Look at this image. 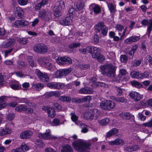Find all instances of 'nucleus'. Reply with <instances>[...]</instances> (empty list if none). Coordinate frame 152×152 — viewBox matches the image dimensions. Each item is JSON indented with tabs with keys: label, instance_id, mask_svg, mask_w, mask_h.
<instances>
[{
	"label": "nucleus",
	"instance_id": "nucleus-25",
	"mask_svg": "<svg viewBox=\"0 0 152 152\" xmlns=\"http://www.w3.org/2000/svg\"><path fill=\"white\" fill-rule=\"evenodd\" d=\"M130 74V76L133 78L140 79L142 77L141 74L135 71L131 72Z\"/></svg>",
	"mask_w": 152,
	"mask_h": 152
},
{
	"label": "nucleus",
	"instance_id": "nucleus-13",
	"mask_svg": "<svg viewBox=\"0 0 152 152\" xmlns=\"http://www.w3.org/2000/svg\"><path fill=\"white\" fill-rule=\"evenodd\" d=\"M15 40H16L15 39H14L12 38H10L7 42H3L2 45V46L4 48H7L9 47H12L15 44Z\"/></svg>",
	"mask_w": 152,
	"mask_h": 152
},
{
	"label": "nucleus",
	"instance_id": "nucleus-40",
	"mask_svg": "<svg viewBox=\"0 0 152 152\" xmlns=\"http://www.w3.org/2000/svg\"><path fill=\"white\" fill-rule=\"evenodd\" d=\"M22 20H17L15 21L13 24L15 28H19L22 27Z\"/></svg>",
	"mask_w": 152,
	"mask_h": 152
},
{
	"label": "nucleus",
	"instance_id": "nucleus-41",
	"mask_svg": "<svg viewBox=\"0 0 152 152\" xmlns=\"http://www.w3.org/2000/svg\"><path fill=\"white\" fill-rule=\"evenodd\" d=\"M81 44L79 42H72L69 45L70 48H74L80 47Z\"/></svg>",
	"mask_w": 152,
	"mask_h": 152
},
{
	"label": "nucleus",
	"instance_id": "nucleus-12",
	"mask_svg": "<svg viewBox=\"0 0 152 152\" xmlns=\"http://www.w3.org/2000/svg\"><path fill=\"white\" fill-rule=\"evenodd\" d=\"M33 134L32 132L29 130L25 131L20 134V137L22 139H27L30 138Z\"/></svg>",
	"mask_w": 152,
	"mask_h": 152
},
{
	"label": "nucleus",
	"instance_id": "nucleus-5",
	"mask_svg": "<svg viewBox=\"0 0 152 152\" xmlns=\"http://www.w3.org/2000/svg\"><path fill=\"white\" fill-rule=\"evenodd\" d=\"M95 30L96 33L99 32L101 31L102 34L105 36L107 35L108 28L104 25L103 22L100 21L95 25Z\"/></svg>",
	"mask_w": 152,
	"mask_h": 152
},
{
	"label": "nucleus",
	"instance_id": "nucleus-42",
	"mask_svg": "<svg viewBox=\"0 0 152 152\" xmlns=\"http://www.w3.org/2000/svg\"><path fill=\"white\" fill-rule=\"evenodd\" d=\"M20 148L22 150V152L23 151H26L29 149V147L24 143H23L22 144Z\"/></svg>",
	"mask_w": 152,
	"mask_h": 152
},
{
	"label": "nucleus",
	"instance_id": "nucleus-63",
	"mask_svg": "<svg viewBox=\"0 0 152 152\" xmlns=\"http://www.w3.org/2000/svg\"><path fill=\"white\" fill-rule=\"evenodd\" d=\"M84 6V4L83 2H80L77 5L76 7L77 9L79 10H80L82 9Z\"/></svg>",
	"mask_w": 152,
	"mask_h": 152
},
{
	"label": "nucleus",
	"instance_id": "nucleus-60",
	"mask_svg": "<svg viewBox=\"0 0 152 152\" xmlns=\"http://www.w3.org/2000/svg\"><path fill=\"white\" fill-rule=\"evenodd\" d=\"M19 4L21 6H24L27 4L28 0H18Z\"/></svg>",
	"mask_w": 152,
	"mask_h": 152
},
{
	"label": "nucleus",
	"instance_id": "nucleus-20",
	"mask_svg": "<svg viewBox=\"0 0 152 152\" xmlns=\"http://www.w3.org/2000/svg\"><path fill=\"white\" fill-rule=\"evenodd\" d=\"M100 49L99 48L94 47L93 48V51L92 53V57L94 58H96L98 57L100 54Z\"/></svg>",
	"mask_w": 152,
	"mask_h": 152
},
{
	"label": "nucleus",
	"instance_id": "nucleus-17",
	"mask_svg": "<svg viewBox=\"0 0 152 152\" xmlns=\"http://www.w3.org/2000/svg\"><path fill=\"white\" fill-rule=\"evenodd\" d=\"M13 12L15 15L19 17H21L24 14V11L23 9L19 7L14 8Z\"/></svg>",
	"mask_w": 152,
	"mask_h": 152
},
{
	"label": "nucleus",
	"instance_id": "nucleus-61",
	"mask_svg": "<svg viewBox=\"0 0 152 152\" xmlns=\"http://www.w3.org/2000/svg\"><path fill=\"white\" fill-rule=\"evenodd\" d=\"M47 86L50 88L56 89V83H49L47 84Z\"/></svg>",
	"mask_w": 152,
	"mask_h": 152
},
{
	"label": "nucleus",
	"instance_id": "nucleus-34",
	"mask_svg": "<svg viewBox=\"0 0 152 152\" xmlns=\"http://www.w3.org/2000/svg\"><path fill=\"white\" fill-rule=\"evenodd\" d=\"M70 115L71 116V119L72 121L74 122L76 124H78V123L77 121L78 118V117L75 115L74 112H72L70 113Z\"/></svg>",
	"mask_w": 152,
	"mask_h": 152
},
{
	"label": "nucleus",
	"instance_id": "nucleus-23",
	"mask_svg": "<svg viewBox=\"0 0 152 152\" xmlns=\"http://www.w3.org/2000/svg\"><path fill=\"white\" fill-rule=\"evenodd\" d=\"M107 6L111 14L112 15H114L116 11V5L112 3H109L107 4Z\"/></svg>",
	"mask_w": 152,
	"mask_h": 152
},
{
	"label": "nucleus",
	"instance_id": "nucleus-3",
	"mask_svg": "<svg viewBox=\"0 0 152 152\" xmlns=\"http://www.w3.org/2000/svg\"><path fill=\"white\" fill-rule=\"evenodd\" d=\"M38 15L42 20H49L52 18L51 12L47 9H44L39 12Z\"/></svg>",
	"mask_w": 152,
	"mask_h": 152
},
{
	"label": "nucleus",
	"instance_id": "nucleus-36",
	"mask_svg": "<svg viewBox=\"0 0 152 152\" xmlns=\"http://www.w3.org/2000/svg\"><path fill=\"white\" fill-rule=\"evenodd\" d=\"M60 9L55 7H54V15L56 17H58L62 15V13Z\"/></svg>",
	"mask_w": 152,
	"mask_h": 152
},
{
	"label": "nucleus",
	"instance_id": "nucleus-55",
	"mask_svg": "<svg viewBox=\"0 0 152 152\" xmlns=\"http://www.w3.org/2000/svg\"><path fill=\"white\" fill-rule=\"evenodd\" d=\"M72 70V69L71 68H69L66 69L62 70L64 75H66L70 73Z\"/></svg>",
	"mask_w": 152,
	"mask_h": 152
},
{
	"label": "nucleus",
	"instance_id": "nucleus-21",
	"mask_svg": "<svg viewBox=\"0 0 152 152\" xmlns=\"http://www.w3.org/2000/svg\"><path fill=\"white\" fill-rule=\"evenodd\" d=\"M7 97L4 96L0 97V110L7 105V103L5 102L7 100Z\"/></svg>",
	"mask_w": 152,
	"mask_h": 152
},
{
	"label": "nucleus",
	"instance_id": "nucleus-14",
	"mask_svg": "<svg viewBox=\"0 0 152 152\" xmlns=\"http://www.w3.org/2000/svg\"><path fill=\"white\" fill-rule=\"evenodd\" d=\"M92 120H96L101 115V112L96 109H91Z\"/></svg>",
	"mask_w": 152,
	"mask_h": 152
},
{
	"label": "nucleus",
	"instance_id": "nucleus-1",
	"mask_svg": "<svg viewBox=\"0 0 152 152\" xmlns=\"http://www.w3.org/2000/svg\"><path fill=\"white\" fill-rule=\"evenodd\" d=\"M100 72L104 75L106 76L111 79L115 77L116 67L115 66L109 64L100 66Z\"/></svg>",
	"mask_w": 152,
	"mask_h": 152
},
{
	"label": "nucleus",
	"instance_id": "nucleus-4",
	"mask_svg": "<svg viewBox=\"0 0 152 152\" xmlns=\"http://www.w3.org/2000/svg\"><path fill=\"white\" fill-rule=\"evenodd\" d=\"M48 50V47L44 43H39L34 45V50L36 52L41 54H44L47 52Z\"/></svg>",
	"mask_w": 152,
	"mask_h": 152
},
{
	"label": "nucleus",
	"instance_id": "nucleus-33",
	"mask_svg": "<svg viewBox=\"0 0 152 152\" xmlns=\"http://www.w3.org/2000/svg\"><path fill=\"white\" fill-rule=\"evenodd\" d=\"M55 7L61 10L63 9L65 7L64 2L62 1H58L56 3Z\"/></svg>",
	"mask_w": 152,
	"mask_h": 152
},
{
	"label": "nucleus",
	"instance_id": "nucleus-51",
	"mask_svg": "<svg viewBox=\"0 0 152 152\" xmlns=\"http://www.w3.org/2000/svg\"><path fill=\"white\" fill-rule=\"evenodd\" d=\"M75 11V10L73 8H71L69 9L68 11V14L67 15L69 16V17L73 18V15L74 14Z\"/></svg>",
	"mask_w": 152,
	"mask_h": 152
},
{
	"label": "nucleus",
	"instance_id": "nucleus-59",
	"mask_svg": "<svg viewBox=\"0 0 152 152\" xmlns=\"http://www.w3.org/2000/svg\"><path fill=\"white\" fill-rule=\"evenodd\" d=\"M46 98L48 99L53 96V91L47 92L44 95Z\"/></svg>",
	"mask_w": 152,
	"mask_h": 152
},
{
	"label": "nucleus",
	"instance_id": "nucleus-58",
	"mask_svg": "<svg viewBox=\"0 0 152 152\" xmlns=\"http://www.w3.org/2000/svg\"><path fill=\"white\" fill-rule=\"evenodd\" d=\"M142 125L145 127L152 128V119L147 123L143 124Z\"/></svg>",
	"mask_w": 152,
	"mask_h": 152
},
{
	"label": "nucleus",
	"instance_id": "nucleus-62",
	"mask_svg": "<svg viewBox=\"0 0 152 152\" xmlns=\"http://www.w3.org/2000/svg\"><path fill=\"white\" fill-rule=\"evenodd\" d=\"M151 31H152V24H150L147 26V34L148 37H149L150 36Z\"/></svg>",
	"mask_w": 152,
	"mask_h": 152
},
{
	"label": "nucleus",
	"instance_id": "nucleus-18",
	"mask_svg": "<svg viewBox=\"0 0 152 152\" xmlns=\"http://www.w3.org/2000/svg\"><path fill=\"white\" fill-rule=\"evenodd\" d=\"M12 132V130L11 129L8 127H6L5 129H0V136L10 134Z\"/></svg>",
	"mask_w": 152,
	"mask_h": 152
},
{
	"label": "nucleus",
	"instance_id": "nucleus-54",
	"mask_svg": "<svg viewBox=\"0 0 152 152\" xmlns=\"http://www.w3.org/2000/svg\"><path fill=\"white\" fill-rule=\"evenodd\" d=\"M100 107L102 109L105 110H106L105 108H104V107H107V100L104 101L102 102L100 104Z\"/></svg>",
	"mask_w": 152,
	"mask_h": 152
},
{
	"label": "nucleus",
	"instance_id": "nucleus-26",
	"mask_svg": "<svg viewBox=\"0 0 152 152\" xmlns=\"http://www.w3.org/2000/svg\"><path fill=\"white\" fill-rule=\"evenodd\" d=\"M38 61L42 65H44L47 62H48V59L46 57H41L38 58Z\"/></svg>",
	"mask_w": 152,
	"mask_h": 152
},
{
	"label": "nucleus",
	"instance_id": "nucleus-10",
	"mask_svg": "<svg viewBox=\"0 0 152 152\" xmlns=\"http://www.w3.org/2000/svg\"><path fill=\"white\" fill-rule=\"evenodd\" d=\"M130 98L133 99L136 102H138L142 99L143 96L139 93L135 91H132L129 94Z\"/></svg>",
	"mask_w": 152,
	"mask_h": 152
},
{
	"label": "nucleus",
	"instance_id": "nucleus-44",
	"mask_svg": "<svg viewBox=\"0 0 152 152\" xmlns=\"http://www.w3.org/2000/svg\"><path fill=\"white\" fill-rule=\"evenodd\" d=\"M115 87L117 88V96H121L123 94L124 89L120 87H118L116 86H115Z\"/></svg>",
	"mask_w": 152,
	"mask_h": 152
},
{
	"label": "nucleus",
	"instance_id": "nucleus-28",
	"mask_svg": "<svg viewBox=\"0 0 152 152\" xmlns=\"http://www.w3.org/2000/svg\"><path fill=\"white\" fill-rule=\"evenodd\" d=\"M17 98V97H15ZM18 101L20 103H26L27 105L30 106L32 107L33 106V104L28 100L26 98H22L20 99L18 98Z\"/></svg>",
	"mask_w": 152,
	"mask_h": 152
},
{
	"label": "nucleus",
	"instance_id": "nucleus-45",
	"mask_svg": "<svg viewBox=\"0 0 152 152\" xmlns=\"http://www.w3.org/2000/svg\"><path fill=\"white\" fill-rule=\"evenodd\" d=\"M91 100V97L90 96H88L84 97L81 99V102L82 103L85 102H89Z\"/></svg>",
	"mask_w": 152,
	"mask_h": 152
},
{
	"label": "nucleus",
	"instance_id": "nucleus-49",
	"mask_svg": "<svg viewBox=\"0 0 152 152\" xmlns=\"http://www.w3.org/2000/svg\"><path fill=\"white\" fill-rule=\"evenodd\" d=\"M80 126L82 129L81 132L84 133H86L88 131V129L87 128V126L84 124H80Z\"/></svg>",
	"mask_w": 152,
	"mask_h": 152
},
{
	"label": "nucleus",
	"instance_id": "nucleus-16",
	"mask_svg": "<svg viewBox=\"0 0 152 152\" xmlns=\"http://www.w3.org/2000/svg\"><path fill=\"white\" fill-rule=\"evenodd\" d=\"M97 79L96 77L93 76L90 80V83L91 84V85L92 84L91 83H93L94 84H95L96 86H100L101 87H104L105 86V83H103L99 82H96Z\"/></svg>",
	"mask_w": 152,
	"mask_h": 152
},
{
	"label": "nucleus",
	"instance_id": "nucleus-29",
	"mask_svg": "<svg viewBox=\"0 0 152 152\" xmlns=\"http://www.w3.org/2000/svg\"><path fill=\"white\" fill-rule=\"evenodd\" d=\"M92 9L95 14H98L101 12V9L100 7L97 5L92 4L91 5Z\"/></svg>",
	"mask_w": 152,
	"mask_h": 152
},
{
	"label": "nucleus",
	"instance_id": "nucleus-31",
	"mask_svg": "<svg viewBox=\"0 0 152 152\" xmlns=\"http://www.w3.org/2000/svg\"><path fill=\"white\" fill-rule=\"evenodd\" d=\"M91 110H86L84 113V118L87 120H92L91 114Z\"/></svg>",
	"mask_w": 152,
	"mask_h": 152
},
{
	"label": "nucleus",
	"instance_id": "nucleus-11",
	"mask_svg": "<svg viewBox=\"0 0 152 152\" xmlns=\"http://www.w3.org/2000/svg\"><path fill=\"white\" fill-rule=\"evenodd\" d=\"M140 39V36H132L124 40V43L126 44H131L133 42L138 41Z\"/></svg>",
	"mask_w": 152,
	"mask_h": 152
},
{
	"label": "nucleus",
	"instance_id": "nucleus-38",
	"mask_svg": "<svg viewBox=\"0 0 152 152\" xmlns=\"http://www.w3.org/2000/svg\"><path fill=\"white\" fill-rule=\"evenodd\" d=\"M59 99L63 102H69L71 100V99L69 96H63L59 97Z\"/></svg>",
	"mask_w": 152,
	"mask_h": 152
},
{
	"label": "nucleus",
	"instance_id": "nucleus-46",
	"mask_svg": "<svg viewBox=\"0 0 152 152\" xmlns=\"http://www.w3.org/2000/svg\"><path fill=\"white\" fill-rule=\"evenodd\" d=\"M113 99L116 102L121 103L125 102L126 101V99L123 97H119L118 98H115L114 97V99Z\"/></svg>",
	"mask_w": 152,
	"mask_h": 152
},
{
	"label": "nucleus",
	"instance_id": "nucleus-6",
	"mask_svg": "<svg viewBox=\"0 0 152 152\" xmlns=\"http://www.w3.org/2000/svg\"><path fill=\"white\" fill-rule=\"evenodd\" d=\"M50 130H46V132L44 133H39L38 137L40 138L45 140H52L57 138L56 136H52L50 134Z\"/></svg>",
	"mask_w": 152,
	"mask_h": 152
},
{
	"label": "nucleus",
	"instance_id": "nucleus-7",
	"mask_svg": "<svg viewBox=\"0 0 152 152\" xmlns=\"http://www.w3.org/2000/svg\"><path fill=\"white\" fill-rule=\"evenodd\" d=\"M57 63L62 65L69 64L72 63V59L67 57H58L56 60Z\"/></svg>",
	"mask_w": 152,
	"mask_h": 152
},
{
	"label": "nucleus",
	"instance_id": "nucleus-39",
	"mask_svg": "<svg viewBox=\"0 0 152 152\" xmlns=\"http://www.w3.org/2000/svg\"><path fill=\"white\" fill-rule=\"evenodd\" d=\"M132 115L129 113H122L120 114V116L122 118L128 120L130 119Z\"/></svg>",
	"mask_w": 152,
	"mask_h": 152
},
{
	"label": "nucleus",
	"instance_id": "nucleus-15",
	"mask_svg": "<svg viewBox=\"0 0 152 152\" xmlns=\"http://www.w3.org/2000/svg\"><path fill=\"white\" fill-rule=\"evenodd\" d=\"M93 92L92 89L88 87L82 88L79 91V93L80 94H91Z\"/></svg>",
	"mask_w": 152,
	"mask_h": 152
},
{
	"label": "nucleus",
	"instance_id": "nucleus-19",
	"mask_svg": "<svg viewBox=\"0 0 152 152\" xmlns=\"http://www.w3.org/2000/svg\"><path fill=\"white\" fill-rule=\"evenodd\" d=\"M27 110V106L24 104H20L17 106L15 109V111L18 112H26V110Z\"/></svg>",
	"mask_w": 152,
	"mask_h": 152
},
{
	"label": "nucleus",
	"instance_id": "nucleus-64",
	"mask_svg": "<svg viewBox=\"0 0 152 152\" xmlns=\"http://www.w3.org/2000/svg\"><path fill=\"white\" fill-rule=\"evenodd\" d=\"M44 66L46 68L49 70H51L53 66L52 64L51 63L48 62H47L44 65Z\"/></svg>",
	"mask_w": 152,
	"mask_h": 152
},
{
	"label": "nucleus",
	"instance_id": "nucleus-27",
	"mask_svg": "<svg viewBox=\"0 0 152 152\" xmlns=\"http://www.w3.org/2000/svg\"><path fill=\"white\" fill-rule=\"evenodd\" d=\"M32 87L33 89L39 91L44 87V85L41 83H34L33 84Z\"/></svg>",
	"mask_w": 152,
	"mask_h": 152
},
{
	"label": "nucleus",
	"instance_id": "nucleus-22",
	"mask_svg": "<svg viewBox=\"0 0 152 152\" xmlns=\"http://www.w3.org/2000/svg\"><path fill=\"white\" fill-rule=\"evenodd\" d=\"M118 132V130L116 128H113L107 133L106 137H109L112 136H114L117 134Z\"/></svg>",
	"mask_w": 152,
	"mask_h": 152
},
{
	"label": "nucleus",
	"instance_id": "nucleus-52",
	"mask_svg": "<svg viewBox=\"0 0 152 152\" xmlns=\"http://www.w3.org/2000/svg\"><path fill=\"white\" fill-rule=\"evenodd\" d=\"M120 60L123 63H126L127 62L128 59V57L126 55H122L120 56Z\"/></svg>",
	"mask_w": 152,
	"mask_h": 152
},
{
	"label": "nucleus",
	"instance_id": "nucleus-56",
	"mask_svg": "<svg viewBox=\"0 0 152 152\" xmlns=\"http://www.w3.org/2000/svg\"><path fill=\"white\" fill-rule=\"evenodd\" d=\"M56 89H59L63 88L64 86V83H56Z\"/></svg>",
	"mask_w": 152,
	"mask_h": 152
},
{
	"label": "nucleus",
	"instance_id": "nucleus-8",
	"mask_svg": "<svg viewBox=\"0 0 152 152\" xmlns=\"http://www.w3.org/2000/svg\"><path fill=\"white\" fill-rule=\"evenodd\" d=\"M36 73L39 79L42 82H47L49 81V78L47 73H43L38 69L36 70Z\"/></svg>",
	"mask_w": 152,
	"mask_h": 152
},
{
	"label": "nucleus",
	"instance_id": "nucleus-43",
	"mask_svg": "<svg viewBox=\"0 0 152 152\" xmlns=\"http://www.w3.org/2000/svg\"><path fill=\"white\" fill-rule=\"evenodd\" d=\"M132 85L135 87L140 88L142 87V85L139 82L136 81H133L131 82Z\"/></svg>",
	"mask_w": 152,
	"mask_h": 152
},
{
	"label": "nucleus",
	"instance_id": "nucleus-32",
	"mask_svg": "<svg viewBox=\"0 0 152 152\" xmlns=\"http://www.w3.org/2000/svg\"><path fill=\"white\" fill-rule=\"evenodd\" d=\"M61 152H73V151L70 145H66L63 147Z\"/></svg>",
	"mask_w": 152,
	"mask_h": 152
},
{
	"label": "nucleus",
	"instance_id": "nucleus-48",
	"mask_svg": "<svg viewBox=\"0 0 152 152\" xmlns=\"http://www.w3.org/2000/svg\"><path fill=\"white\" fill-rule=\"evenodd\" d=\"M116 145H122L125 143L124 140L118 138L115 140Z\"/></svg>",
	"mask_w": 152,
	"mask_h": 152
},
{
	"label": "nucleus",
	"instance_id": "nucleus-9",
	"mask_svg": "<svg viewBox=\"0 0 152 152\" xmlns=\"http://www.w3.org/2000/svg\"><path fill=\"white\" fill-rule=\"evenodd\" d=\"M72 18L67 15L65 18H62L59 20V22L60 24L64 26H67L70 24L72 22Z\"/></svg>",
	"mask_w": 152,
	"mask_h": 152
},
{
	"label": "nucleus",
	"instance_id": "nucleus-35",
	"mask_svg": "<svg viewBox=\"0 0 152 152\" xmlns=\"http://www.w3.org/2000/svg\"><path fill=\"white\" fill-rule=\"evenodd\" d=\"M110 121L108 118H105L102 120L98 121L99 124L101 125H106Z\"/></svg>",
	"mask_w": 152,
	"mask_h": 152
},
{
	"label": "nucleus",
	"instance_id": "nucleus-57",
	"mask_svg": "<svg viewBox=\"0 0 152 152\" xmlns=\"http://www.w3.org/2000/svg\"><path fill=\"white\" fill-rule=\"evenodd\" d=\"M36 143L37 145L41 148L43 147L45 145L44 143L42 142V140L40 139L37 140Z\"/></svg>",
	"mask_w": 152,
	"mask_h": 152
},
{
	"label": "nucleus",
	"instance_id": "nucleus-53",
	"mask_svg": "<svg viewBox=\"0 0 152 152\" xmlns=\"http://www.w3.org/2000/svg\"><path fill=\"white\" fill-rule=\"evenodd\" d=\"M96 58L97 60L99 62H103L105 60L104 57L102 54L101 53Z\"/></svg>",
	"mask_w": 152,
	"mask_h": 152
},
{
	"label": "nucleus",
	"instance_id": "nucleus-30",
	"mask_svg": "<svg viewBox=\"0 0 152 152\" xmlns=\"http://www.w3.org/2000/svg\"><path fill=\"white\" fill-rule=\"evenodd\" d=\"M48 114L49 117L53 118L56 115V112L51 107H49L48 109Z\"/></svg>",
	"mask_w": 152,
	"mask_h": 152
},
{
	"label": "nucleus",
	"instance_id": "nucleus-47",
	"mask_svg": "<svg viewBox=\"0 0 152 152\" xmlns=\"http://www.w3.org/2000/svg\"><path fill=\"white\" fill-rule=\"evenodd\" d=\"M28 60L29 64L31 67H33L35 66H36V64L34 63V60L31 57L29 56L28 58Z\"/></svg>",
	"mask_w": 152,
	"mask_h": 152
},
{
	"label": "nucleus",
	"instance_id": "nucleus-37",
	"mask_svg": "<svg viewBox=\"0 0 152 152\" xmlns=\"http://www.w3.org/2000/svg\"><path fill=\"white\" fill-rule=\"evenodd\" d=\"M15 40L18 41L20 44L23 45L26 44L28 42L27 39L26 38L15 37Z\"/></svg>",
	"mask_w": 152,
	"mask_h": 152
},
{
	"label": "nucleus",
	"instance_id": "nucleus-50",
	"mask_svg": "<svg viewBox=\"0 0 152 152\" xmlns=\"http://www.w3.org/2000/svg\"><path fill=\"white\" fill-rule=\"evenodd\" d=\"M63 75L62 70H58L55 73V76L56 78H60Z\"/></svg>",
	"mask_w": 152,
	"mask_h": 152
},
{
	"label": "nucleus",
	"instance_id": "nucleus-24",
	"mask_svg": "<svg viewBox=\"0 0 152 152\" xmlns=\"http://www.w3.org/2000/svg\"><path fill=\"white\" fill-rule=\"evenodd\" d=\"M107 107H104L107 110H110L114 108L115 107V103L113 101L110 100H107Z\"/></svg>",
	"mask_w": 152,
	"mask_h": 152
},
{
	"label": "nucleus",
	"instance_id": "nucleus-2",
	"mask_svg": "<svg viewBox=\"0 0 152 152\" xmlns=\"http://www.w3.org/2000/svg\"><path fill=\"white\" fill-rule=\"evenodd\" d=\"M91 145L90 143L86 142L81 140H75L72 143L74 148L79 152H90L86 151L90 149Z\"/></svg>",
	"mask_w": 152,
	"mask_h": 152
}]
</instances>
